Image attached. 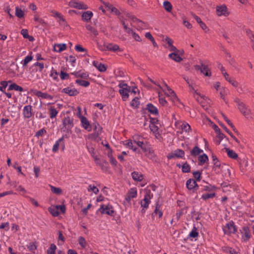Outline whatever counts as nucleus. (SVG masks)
<instances>
[{
    "label": "nucleus",
    "mask_w": 254,
    "mask_h": 254,
    "mask_svg": "<svg viewBox=\"0 0 254 254\" xmlns=\"http://www.w3.org/2000/svg\"><path fill=\"white\" fill-rule=\"evenodd\" d=\"M134 143L140 147L144 152H147L149 146L147 142L144 143L143 141L134 140Z\"/></svg>",
    "instance_id": "21"
},
{
    "label": "nucleus",
    "mask_w": 254,
    "mask_h": 254,
    "mask_svg": "<svg viewBox=\"0 0 254 254\" xmlns=\"http://www.w3.org/2000/svg\"><path fill=\"white\" fill-rule=\"evenodd\" d=\"M62 92L71 96H76L79 93V92L76 89H71L69 87L64 88Z\"/></svg>",
    "instance_id": "15"
},
{
    "label": "nucleus",
    "mask_w": 254,
    "mask_h": 254,
    "mask_svg": "<svg viewBox=\"0 0 254 254\" xmlns=\"http://www.w3.org/2000/svg\"><path fill=\"white\" fill-rule=\"evenodd\" d=\"M191 15L197 21V22L199 24L200 27L203 30H205V32H207L209 31V29H208L206 24L201 21V19L198 16L192 13H191Z\"/></svg>",
    "instance_id": "14"
},
{
    "label": "nucleus",
    "mask_w": 254,
    "mask_h": 254,
    "mask_svg": "<svg viewBox=\"0 0 254 254\" xmlns=\"http://www.w3.org/2000/svg\"><path fill=\"white\" fill-rule=\"evenodd\" d=\"M215 196V193H206L202 195L201 198L203 200H206L210 198H213Z\"/></svg>",
    "instance_id": "51"
},
{
    "label": "nucleus",
    "mask_w": 254,
    "mask_h": 254,
    "mask_svg": "<svg viewBox=\"0 0 254 254\" xmlns=\"http://www.w3.org/2000/svg\"><path fill=\"white\" fill-rule=\"evenodd\" d=\"M88 191H93L95 194H97L98 191H99V190L98 189L95 187V186H92L91 185H90L88 187Z\"/></svg>",
    "instance_id": "60"
},
{
    "label": "nucleus",
    "mask_w": 254,
    "mask_h": 254,
    "mask_svg": "<svg viewBox=\"0 0 254 254\" xmlns=\"http://www.w3.org/2000/svg\"><path fill=\"white\" fill-rule=\"evenodd\" d=\"M163 6L165 9L168 12L171 11L172 6L171 3L168 1H165L163 2Z\"/></svg>",
    "instance_id": "44"
},
{
    "label": "nucleus",
    "mask_w": 254,
    "mask_h": 254,
    "mask_svg": "<svg viewBox=\"0 0 254 254\" xmlns=\"http://www.w3.org/2000/svg\"><path fill=\"white\" fill-rule=\"evenodd\" d=\"M182 132L189 133L191 131V127L187 123H183L180 126Z\"/></svg>",
    "instance_id": "33"
},
{
    "label": "nucleus",
    "mask_w": 254,
    "mask_h": 254,
    "mask_svg": "<svg viewBox=\"0 0 254 254\" xmlns=\"http://www.w3.org/2000/svg\"><path fill=\"white\" fill-rule=\"evenodd\" d=\"M198 232H197V229L195 227H193L191 231L189 234V236L191 238H195L198 236Z\"/></svg>",
    "instance_id": "50"
},
{
    "label": "nucleus",
    "mask_w": 254,
    "mask_h": 254,
    "mask_svg": "<svg viewBox=\"0 0 254 254\" xmlns=\"http://www.w3.org/2000/svg\"><path fill=\"white\" fill-rule=\"evenodd\" d=\"M202 68L201 69V72L207 76H210L211 73L210 69L208 68L207 65H204L201 64Z\"/></svg>",
    "instance_id": "29"
},
{
    "label": "nucleus",
    "mask_w": 254,
    "mask_h": 254,
    "mask_svg": "<svg viewBox=\"0 0 254 254\" xmlns=\"http://www.w3.org/2000/svg\"><path fill=\"white\" fill-rule=\"evenodd\" d=\"M69 5L73 8L78 9H87L88 6L82 2H78L76 0H71L69 2Z\"/></svg>",
    "instance_id": "8"
},
{
    "label": "nucleus",
    "mask_w": 254,
    "mask_h": 254,
    "mask_svg": "<svg viewBox=\"0 0 254 254\" xmlns=\"http://www.w3.org/2000/svg\"><path fill=\"white\" fill-rule=\"evenodd\" d=\"M34 19L35 21L37 22L39 24H41L42 25H46V23L44 21V20L42 18H40L37 15H35Z\"/></svg>",
    "instance_id": "49"
},
{
    "label": "nucleus",
    "mask_w": 254,
    "mask_h": 254,
    "mask_svg": "<svg viewBox=\"0 0 254 254\" xmlns=\"http://www.w3.org/2000/svg\"><path fill=\"white\" fill-rule=\"evenodd\" d=\"M60 77L62 80H64V79L68 78L69 75L68 73H66L62 71L61 72Z\"/></svg>",
    "instance_id": "64"
},
{
    "label": "nucleus",
    "mask_w": 254,
    "mask_h": 254,
    "mask_svg": "<svg viewBox=\"0 0 254 254\" xmlns=\"http://www.w3.org/2000/svg\"><path fill=\"white\" fill-rule=\"evenodd\" d=\"M241 233L242 234V238L244 241L248 240L251 238V232L249 227L247 226H244L242 228Z\"/></svg>",
    "instance_id": "11"
},
{
    "label": "nucleus",
    "mask_w": 254,
    "mask_h": 254,
    "mask_svg": "<svg viewBox=\"0 0 254 254\" xmlns=\"http://www.w3.org/2000/svg\"><path fill=\"white\" fill-rule=\"evenodd\" d=\"M50 76L53 77V78L54 79V80H57L58 78V73L57 72V71L56 70H54V69H52V71H51V73L50 74Z\"/></svg>",
    "instance_id": "58"
},
{
    "label": "nucleus",
    "mask_w": 254,
    "mask_h": 254,
    "mask_svg": "<svg viewBox=\"0 0 254 254\" xmlns=\"http://www.w3.org/2000/svg\"><path fill=\"white\" fill-rule=\"evenodd\" d=\"M50 187L51 188L52 192H53L54 193H55L56 194H60L63 192L62 190L60 188H56L51 185H50Z\"/></svg>",
    "instance_id": "42"
},
{
    "label": "nucleus",
    "mask_w": 254,
    "mask_h": 254,
    "mask_svg": "<svg viewBox=\"0 0 254 254\" xmlns=\"http://www.w3.org/2000/svg\"><path fill=\"white\" fill-rule=\"evenodd\" d=\"M190 86L192 89L194 90L193 96L198 102H199V96H200L201 98H204L205 96H200V93L197 92L195 90H194V88L192 86H190Z\"/></svg>",
    "instance_id": "52"
},
{
    "label": "nucleus",
    "mask_w": 254,
    "mask_h": 254,
    "mask_svg": "<svg viewBox=\"0 0 254 254\" xmlns=\"http://www.w3.org/2000/svg\"><path fill=\"white\" fill-rule=\"evenodd\" d=\"M223 231L225 234L230 235L232 233H234L236 229L234 223L233 222H230L226 224L223 228Z\"/></svg>",
    "instance_id": "7"
},
{
    "label": "nucleus",
    "mask_w": 254,
    "mask_h": 254,
    "mask_svg": "<svg viewBox=\"0 0 254 254\" xmlns=\"http://www.w3.org/2000/svg\"><path fill=\"white\" fill-rule=\"evenodd\" d=\"M15 15L17 17H18L19 18H21L24 17V12L21 9L19 8L18 7H16V8H15Z\"/></svg>",
    "instance_id": "38"
},
{
    "label": "nucleus",
    "mask_w": 254,
    "mask_h": 254,
    "mask_svg": "<svg viewBox=\"0 0 254 254\" xmlns=\"http://www.w3.org/2000/svg\"><path fill=\"white\" fill-rule=\"evenodd\" d=\"M148 152L147 154H146V155L150 158L151 159H153L155 157V155L154 153V151L153 149H152L150 146H149L148 147V150L147 151Z\"/></svg>",
    "instance_id": "48"
},
{
    "label": "nucleus",
    "mask_w": 254,
    "mask_h": 254,
    "mask_svg": "<svg viewBox=\"0 0 254 254\" xmlns=\"http://www.w3.org/2000/svg\"><path fill=\"white\" fill-rule=\"evenodd\" d=\"M23 115L25 118H30L32 116V107L30 105L26 106L24 107Z\"/></svg>",
    "instance_id": "18"
},
{
    "label": "nucleus",
    "mask_w": 254,
    "mask_h": 254,
    "mask_svg": "<svg viewBox=\"0 0 254 254\" xmlns=\"http://www.w3.org/2000/svg\"><path fill=\"white\" fill-rule=\"evenodd\" d=\"M93 16V13L90 11H87L84 12L82 14V19L86 22H88L90 20Z\"/></svg>",
    "instance_id": "25"
},
{
    "label": "nucleus",
    "mask_w": 254,
    "mask_h": 254,
    "mask_svg": "<svg viewBox=\"0 0 254 254\" xmlns=\"http://www.w3.org/2000/svg\"><path fill=\"white\" fill-rule=\"evenodd\" d=\"M131 175L132 179L135 181H141L143 179L142 175L137 172H133Z\"/></svg>",
    "instance_id": "34"
},
{
    "label": "nucleus",
    "mask_w": 254,
    "mask_h": 254,
    "mask_svg": "<svg viewBox=\"0 0 254 254\" xmlns=\"http://www.w3.org/2000/svg\"><path fill=\"white\" fill-rule=\"evenodd\" d=\"M56 249L57 247L55 244H51L50 248L47 250V254H55Z\"/></svg>",
    "instance_id": "45"
},
{
    "label": "nucleus",
    "mask_w": 254,
    "mask_h": 254,
    "mask_svg": "<svg viewBox=\"0 0 254 254\" xmlns=\"http://www.w3.org/2000/svg\"><path fill=\"white\" fill-rule=\"evenodd\" d=\"M150 130L153 132L156 133L158 131V127L155 124H150L149 126Z\"/></svg>",
    "instance_id": "59"
},
{
    "label": "nucleus",
    "mask_w": 254,
    "mask_h": 254,
    "mask_svg": "<svg viewBox=\"0 0 254 254\" xmlns=\"http://www.w3.org/2000/svg\"><path fill=\"white\" fill-rule=\"evenodd\" d=\"M160 205L157 202L156 204L155 209L152 214V218L153 219H155V216L158 215L159 218H161L163 215V212L160 210Z\"/></svg>",
    "instance_id": "20"
},
{
    "label": "nucleus",
    "mask_w": 254,
    "mask_h": 254,
    "mask_svg": "<svg viewBox=\"0 0 254 254\" xmlns=\"http://www.w3.org/2000/svg\"><path fill=\"white\" fill-rule=\"evenodd\" d=\"M198 160L199 162L200 165H202L208 161V158L205 154H203L198 157Z\"/></svg>",
    "instance_id": "37"
},
{
    "label": "nucleus",
    "mask_w": 254,
    "mask_h": 254,
    "mask_svg": "<svg viewBox=\"0 0 254 254\" xmlns=\"http://www.w3.org/2000/svg\"><path fill=\"white\" fill-rule=\"evenodd\" d=\"M75 82L80 86L83 87H87L89 85L90 83L88 81L83 80L81 79H76Z\"/></svg>",
    "instance_id": "41"
},
{
    "label": "nucleus",
    "mask_w": 254,
    "mask_h": 254,
    "mask_svg": "<svg viewBox=\"0 0 254 254\" xmlns=\"http://www.w3.org/2000/svg\"><path fill=\"white\" fill-rule=\"evenodd\" d=\"M202 152V150L198 148L197 146L193 147L192 150L190 151V154L192 156H196Z\"/></svg>",
    "instance_id": "39"
},
{
    "label": "nucleus",
    "mask_w": 254,
    "mask_h": 254,
    "mask_svg": "<svg viewBox=\"0 0 254 254\" xmlns=\"http://www.w3.org/2000/svg\"><path fill=\"white\" fill-rule=\"evenodd\" d=\"M63 140H64V137H62L56 142V143L54 145L53 148V151L54 152H56L58 151L59 146H60V143Z\"/></svg>",
    "instance_id": "40"
},
{
    "label": "nucleus",
    "mask_w": 254,
    "mask_h": 254,
    "mask_svg": "<svg viewBox=\"0 0 254 254\" xmlns=\"http://www.w3.org/2000/svg\"><path fill=\"white\" fill-rule=\"evenodd\" d=\"M63 124L66 129H70L73 127V119L67 116L63 121Z\"/></svg>",
    "instance_id": "9"
},
{
    "label": "nucleus",
    "mask_w": 254,
    "mask_h": 254,
    "mask_svg": "<svg viewBox=\"0 0 254 254\" xmlns=\"http://www.w3.org/2000/svg\"><path fill=\"white\" fill-rule=\"evenodd\" d=\"M104 47H106L107 49L111 51L116 52L118 50H120V47L118 45L113 44L112 43H110L107 45H104Z\"/></svg>",
    "instance_id": "31"
},
{
    "label": "nucleus",
    "mask_w": 254,
    "mask_h": 254,
    "mask_svg": "<svg viewBox=\"0 0 254 254\" xmlns=\"http://www.w3.org/2000/svg\"><path fill=\"white\" fill-rule=\"evenodd\" d=\"M79 244L83 248H85L86 246L87 243L85 239L82 236L79 237L78 239Z\"/></svg>",
    "instance_id": "46"
},
{
    "label": "nucleus",
    "mask_w": 254,
    "mask_h": 254,
    "mask_svg": "<svg viewBox=\"0 0 254 254\" xmlns=\"http://www.w3.org/2000/svg\"><path fill=\"white\" fill-rule=\"evenodd\" d=\"M179 52H173L169 55V57L176 62L180 63L183 59L178 55Z\"/></svg>",
    "instance_id": "22"
},
{
    "label": "nucleus",
    "mask_w": 254,
    "mask_h": 254,
    "mask_svg": "<svg viewBox=\"0 0 254 254\" xmlns=\"http://www.w3.org/2000/svg\"><path fill=\"white\" fill-rule=\"evenodd\" d=\"M34 94L38 97H41L44 99H49L52 100L53 97L47 93H43L40 91L36 90L34 92Z\"/></svg>",
    "instance_id": "17"
},
{
    "label": "nucleus",
    "mask_w": 254,
    "mask_h": 254,
    "mask_svg": "<svg viewBox=\"0 0 254 254\" xmlns=\"http://www.w3.org/2000/svg\"><path fill=\"white\" fill-rule=\"evenodd\" d=\"M93 65L101 72H104L107 69V67L105 64L100 63L97 61H94Z\"/></svg>",
    "instance_id": "24"
},
{
    "label": "nucleus",
    "mask_w": 254,
    "mask_h": 254,
    "mask_svg": "<svg viewBox=\"0 0 254 254\" xmlns=\"http://www.w3.org/2000/svg\"><path fill=\"white\" fill-rule=\"evenodd\" d=\"M225 150L227 153V155L229 157L234 159H236L238 158V154L235 152H234L233 150H231L228 148H225Z\"/></svg>",
    "instance_id": "30"
},
{
    "label": "nucleus",
    "mask_w": 254,
    "mask_h": 254,
    "mask_svg": "<svg viewBox=\"0 0 254 254\" xmlns=\"http://www.w3.org/2000/svg\"><path fill=\"white\" fill-rule=\"evenodd\" d=\"M216 14L218 16H227L229 15L230 12L228 11L226 5L222 4L216 6Z\"/></svg>",
    "instance_id": "4"
},
{
    "label": "nucleus",
    "mask_w": 254,
    "mask_h": 254,
    "mask_svg": "<svg viewBox=\"0 0 254 254\" xmlns=\"http://www.w3.org/2000/svg\"><path fill=\"white\" fill-rule=\"evenodd\" d=\"M130 87H128V89L123 88V89L119 90V92L122 95L124 101H126L128 98V92H130Z\"/></svg>",
    "instance_id": "19"
},
{
    "label": "nucleus",
    "mask_w": 254,
    "mask_h": 254,
    "mask_svg": "<svg viewBox=\"0 0 254 254\" xmlns=\"http://www.w3.org/2000/svg\"><path fill=\"white\" fill-rule=\"evenodd\" d=\"M146 109L150 114L155 115H157L158 114L157 109L155 106H154L152 104L149 103L147 104Z\"/></svg>",
    "instance_id": "28"
},
{
    "label": "nucleus",
    "mask_w": 254,
    "mask_h": 254,
    "mask_svg": "<svg viewBox=\"0 0 254 254\" xmlns=\"http://www.w3.org/2000/svg\"><path fill=\"white\" fill-rule=\"evenodd\" d=\"M212 160L213 162L214 171H217L218 169H219L220 166V163L215 155H213L212 156Z\"/></svg>",
    "instance_id": "32"
},
{
    "label": "nucleus",
    "mask_w": 254,
    "mask_h": 254,
    "mask_svg": "<svg viewBox=\"0 0 254 254\" xmlns=\"http://www.w3.org/2000/svg\"><path fill=\"white\" fill-rule=\"evenodd\" d=\"M87 30L91 32L95 36H97L98 34V31L90 25H88L86 26Z\"/></svg>",
    "instance_id": "53"
},
{
    "label": "nucleus",
    "mask_w": 254,
    "mask_h": 254,
    "mask_svg": "<svg viewBox=\"0 0 254 254\" xmlns=\"http://www.w3.org/2000/svg\"><path fill=\"white\" fill-rule=\"evenodd\" d=\"M139 98L135 97L131 101V106L134 107H137L139 105Z\"/></svg>",
    "instance_id": "56"
},
{
    "label": "nucleus",
    "mask_w": 254,
    "mask_h": 254,
    "mask_svg": "<svg viewBox=\"0 0 254 254\" xmlns=\"http://www.w3.org/2000/svg\"><path fill=\"white\" fill-rule=\"evenodd\" d=\"M190 167L187 163H185L182 166V172L184 173H189L190 172Z\"/></svg>",
    "instance_id": "47"
},
{
    "label": "nucleus",
    "mask_w": 254,
    "mask_h": 254,
    "mask_svg": "<svg viewBox=\"0 0 254 254\" xmlns=\"http://www.w3.org/2000/svg\"><path fill=\"white\" fill-rule=\"evenodd\" d=\"M235 102L237 104L238 109L240 112L245 116L246 118H252V112L251 110L248 108L246 105L240 101L239 99H236Z\"/></svg>",
    "instance_id": "1"
},
{
    "label": "nucleus",
    "mask_w": 254,
    "mask_h": 254,
    "mask_svg": "<svg viewBox=\"0 0 254 254\" xmlns=\"http://www.w3.org/2000/svg\"><path fill=\"white\" fill-rule=\"evenodd\" d=\"M223 75L225 77V79L230 83H231L234 87H237L238 86V82L232 79L230 77H229V74L227 72H223Z\"/></svg>",
    "instance_id": "27"
},
{
    "label": "nucleus",
    "mask_w": 254,
    "mask_h": 254,
    "mask_svg": "<svg viewBox=\"0 0 254 254\" xmlns=\"http://www.w3.org/2000/svg\"><path fill=\"white\" fill-rule=\"evenodd\" d=\"M8 90H14L15 91H19L20 92H22L23 91V89L22 87L17 85L15 83H13V84H11V85H10L8 87Z\"/></svg>",
    "instance_id": "36"
},
{
    "label": "nucleus",
    "mask_w": 254,
    "mask_h": 254,
    "mask_svg": "<svg viewBox=\"0 0 254 254\" xmlns=\"http://www.w3.org/2000/svg\"><path fill=\"white\" fill-rule=\"evenodd\" d=\"M152 197L153 194L151 193V190H146L144 199L140 202L141 206L142 207L141 210L142 213H144L145 212V209L148 208L150 199Z\"/></svg>",
    "instance_id": "2"
},
{
    "label": "nucleus",
    "mask_w": 254,
    "mask_h": 254,
    "mask_svg": "<svg viewBox=\"0 0 254 254\" xmlns=\"http://www.w3.org/2000/svg\"><path fill=\"white\" fill-rule=\"evenodd\" d=\"M81 122L82 127L85 129H87L88 131H90L91 130V127L90 126V123L86 117H85L84 116H81Z\"/></svg>",
    "instance_id": "23"
},
{
    "label": "nucleus",
    "mask_w": 254,
    "mask_h": 254,
    "mask_svg": "<svg viewBox=\"0 0 254 254\" xmlns=\"http://www.w3.org/2000/svg\"><path fill=\"white\" fill-rule=\"evenodd\" d=\"M59 18L60 24L64 25V26H68L65 20L63 18L62 16H60Z\"/></svg>",
    "instance_id": "62"
},
{
    "label": "nucleus",
    "mask_w": 254,
    "mask_h": 254,
    "mask_svg": "<svg viewBox=\"0 0 254 254\" xmlns=\"http://www.w3.org/2000/svg\"><path fill=\"white\" fill-rule=\"evenodd\" d=\"M33 59V57L32 56H27L23 61V66L26 65V64L30 62Z\"/></svg>",
    "instance_id": "61"
},
{
    "label": "nucleus",
    "mask_w": 254,
    "mask_h": 254,
    "mask_svg": "<svg viewBox=\"0 0 254 254\" xmlns=\"http://www.w3.org/2000/svg\"><path fill=\"white\" fill-rule=\"evenodd\" d=\"M98 211L102 214H106L110 216H113L115 212L113 206L110 204L101 205L100 208L98 209Z\"/></svg>",
    "instance_id": "3"
},
{
    "label": "nucleus",
    "mask_w": 254,
    "mask_h": 254,
    "mask_svg": "<svg viewBox=\"0 0 254 254\" xmlns=\"http://www.w3.org/2000/svg\"><path fill=\"white\" fill-rule=\"evenodd\" d=\"M164 84L167 89L165 94L170 97V99L173 103H175L176 101H178L179 99L174 91L166 83L164 82Z\"/></svg>",
    "instance_id": "5"
},
{
    "label": "nucleus",
    "mask_w": 254,
    "mask_h": 254,
    "mask_svg": "<svg viewBox=\"0 0 254 254\" xmlns=\"http://www.w3.org/2000/svg\"><path fill=\"white\" fill-rule=\"evenodd\" d=\"M48 210L51 214L54 216H57L60 214V212L58 210L56 206L55 207H50L49 208Z\"/></svg>",
    "instance_id": "43"
},
{
    "label": "nucleus",
    "mask_w": 254,
    "mask_h": 254,
    "mask_svg": "<svg viewBox=\"0 0 254 254\" xmlns=\"http://www.w3.org/2000/svg\"><path fill=\"white\" fill-rule=\"evenodd\" d=\"M185 155V152L183 150L181 149H177L175 150L173 153L169 154L167 156L168 159H171L174 157L182 158Z\"/></svg>",
    "instance_id": "12"
},
{
    "label": "nucleus",
    "mask_w": 254,
    "mask_h": 254,
    "mask_svg": "<svg viewBox=\"0 0 254 254\" xmlns=\"http://www.w3.org/2000/svg\"><path fill=\"white\" fill-rule=\"evenodd\" d=\"M192 174H193V177H194V178L197 181H199L200 180V176H201V174H200V173L199 172H198V171H195V172H193Z\"/></svg>",
    "instance_id": "63"
},
{
    "label": "nucleus",
    "mask_w": 254,
    "mask_h": 254,
    "mask_svg": "<svg viewBox=\"0 0 254 254\" xmlns=\"http://www.w3.org/2000/svg\"><path fill=\"white\" fill-rule=\"evenodd\" d=\"M53 49L54 51L60 53L66 49V45L65 44H55Z\"/></svg>",
    "instance_id": "26"
},
{
    "label": "nucleus",
    "mask_w": 254,
    "mask_h": 254,
    "mask_svg": "<svg viewBox=\"0 0 254 254\" xmlns=\"http://www.w3.org/2000/svg\"><path fill=\"white\" fill-rule=\"evenodd\" d=\"M50 118H53L56 117L58 114V111H57V110L54 108L51 107L50 108Z\"/></svg>",
    "instance_id": "55"
},
{
    "label": "nucleus",
    "mask_w": 254,
    "mask_h": 254,
    "mask_svg": "<svg viewBox=\"0 0 254 254\" xmlns=\"http://www.w3.org/2000/svg\"><path fill=\"white\" fill-rule=\"evenodd\" d=\"M101 1L105 5V6L109 9L111 10L112 12H114L116 15H119L121 12L119 10L114 7L112 4L109 2H106L101 0Z\"/></svg>",
    "instance_id": "13"
},
{
    "label": "nucleus",
    "mask_w": 254,
    "mask_h": 254,
    "mask_svg": "<svg viewBox=\"0 0 254 254\" xmlns=\"http://www.w3.org/2000/svg\"><path fill=\"white\" fill-rule=\"evenodd\" d=\"M46 130L44 128H42L36 132L35 136L38 138L39 136H42L43 134H46Z\"/></svg>",
    "instance_id": "57"
},
{
    "label": "nucleus",
    "mask_w": 254,
    "mask_h": 254,
    "mask_svg": "<svg viewBox=\"0 0 254 254\" xmlns=\"http://www.w3.org/2000/svg\"><path fill=\"white\" fill-rule=\"evenodd\" d=\"M137 196V190L135 188L130 189L128 192L127 193L126 198L125 201L124 203H126V201L127 203H130V200L132 198H135Z\"/></svg>",
    "instance_id": "6"
},
{
    "label": "nucleus",
    "mask_w": 254,
    "mask_h": 254,
    "mask_svg": "<svg viewBox=\"0 0 254 254\" xmlns=\"http://www.w3.org/2000/svg\"><path fill=\"white\" fill-rule=\"evenodd\" d=\"M231 136V137L238 144H240V141L232 134V133L223 124H219Z\"/></svg>",
    "instance_id": "35"
},
{
    "label": "nucleus",
    "mask_w": 254,
    "mask_h": 254,
    "mask_svg": "<svg viewBox=\"0 0 254 254\" xmlns=\"http://www.w3.org/2000/svg\"><path fill=\"white\" fill-rule=\"evenodd\" d=\"M102 128L98 124L97 126H95L94 128L95 132L94 133V135L96 137H97L99 133L101 131Z\"/></svg>",
    "instance_id": "54"
},
{
    "label": "nucleus",
    "mask_w": 254,
    "mask_h": 254,
    "mask_svg": "<svg viewBox=\"0 0 254 254\" xmlns=\"http://www.w3.org/2000/svg\"><path fill=\"white\" fill-rule=\"evenodd\" d=\"M186 186L189 190H191L192 192H194L198 187L196 181L192 179H190L187 181Z\"/></svg>",
    "instance_id": "10"
},
{
    "label": "nucleus",
    "mask_w": 254,
    "mask_h": 254,
    "mask_svg": "<svg viewBox=\"0 0 254 254\" xmlns=\"http://www.w3.org/2000/svg\"><path fill=\"white\" fill-rule=\"evenodd\" d=\"M165 41L168 44L167 48L170 51L172 52H179V50L173 45V41L168 37H166L165 39Z\"/></svg>",
    "instance_id": "16"
}]
</instances>
